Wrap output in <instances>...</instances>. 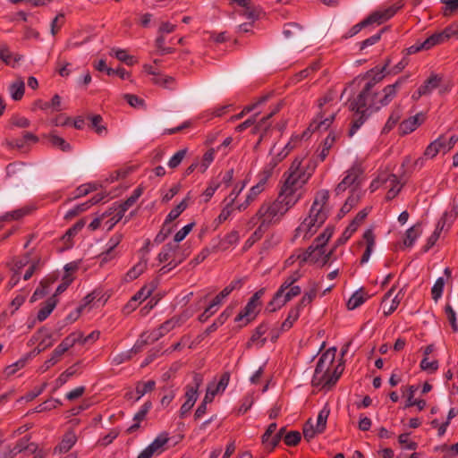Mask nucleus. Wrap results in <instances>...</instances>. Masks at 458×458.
Here are the masks:
<instances>
[{"label": "nucleus", "mask_w": 458, "mask_h": 458, "mask_svg": "<svg viewBox=\"0 0 458 458\" xmlns=\"http://www.w3.org/2000/svg\"><path fill=\"white\" fill-rule=\"evenodd\" d=\"M304 159L295 158L288 172L284 174L285 179L277 198L273 201H265L250 219V224L261 222L263 226L270 227L279 223L286 212L293 208L301 198L304 184L311 176L315 165H310V161L303 164Z\"/></svg>", "instance_id": "f257e3e1"}, {"label": "nucleus", "mask_w": 458, "mask_h": 458, "mask_svg": "<svg viewBox=\"0 0 458 458\" xmlns=\"http://www.w3.org/2000/svg\"><path fill=\"white\" fill-rule=\"evenodd\" d=\"M328 199L329 191L327 190H321L317 192L315 199L310 209L309 216L297 227L294 237H298L301 233H304L303 238L309 239L325 223L329 212L327 208Z\"/></svg>", "instance_id": "f03ea898"}, {"label": "nucleus", "mask_w": 458, "mask_h": 458, "mask_svg": "<svg viewBox=\"0 0 458 458\" xmlns=\"http://www.w3.org/2000/svg\"><path fill=\"white\" fill-rule=\"evenodd\" d=\"M406 77H400L394 84L387 85L383 89L382 97L378 93L369 90L363 98L361 91L350 102V110L364 109L370 113L377 111L381 106H387L396 96L398 89L405 82Z\"/></svg>", "instance_id": "7ed1b4c3"}, {"label": "nucleus", "mask_w": 458, "mask_h": 458, "mask_svg": "<svg viewBox=\"0 0 458 458\" xmlns=\"http://www.w3.org/2000/svg\"><path fill=\"white\" fill-rule=\"evenodd\" d=\"M401 8L400 5H391L387 8L377 10L370 13L366 19L352 26L348 31L347 37H353L358 34L363 28L372 24L380 25L393 17Z\"/></svg>", "instance_id": "20e7f679"}, {"label": "nucleus", "mask_w": 458, "mask_h": 458, "mask_svg": "<svg viewBox=\"0 0 458 458\" xmlns=\"http://www.w3.org/2000/svg\"><path fill=\"white\" fill-rule=\"evenodd\" d=\"M336 348L332 347L327 350L318 359L317 363L315 373L312 378V385L315 386H321L326 378L329 376L330 366L333 364L335 357Z\"/></svg>", "instance_id": "39448f33"}, {"label": "nucleus", "mask_w": 458, "mask_h": 458, "mask_svg": "<svg viewBox=\"0 0 458 458\" xmlns=\"http://www.w3.org/2000/svg\"><path fill=\"white\" fill-rule=\"evenodd\" d=\"M31 342H38V346L30 353V356H36L51 347L54 344L52 340V333H50L46 327L39 328L32 336Z\"/></svg>", "instance_id": "423d86ee"}, {"label": "nucleus", "mask_w": 458, "mask_h": 458, "mask_svg": "<svg viewBox=\"0 0 458 458\" xmlns=\"http://www.w3.org/2000/svg\"><path fill=\"white\" fill-rule=\"evenodd\" d=\"M288 292H284L283 297H279L278 300H276V294L274 295L271 301L267 304L266 308V311L269 313H273L278 309L284 306L288 301H290L293 298L298 296L301 293V289L298 285H293L288 288Z\"/></svg>", "instance_id": "0eeeda50"}, {"label": "nucleus", "mask_w": 458, "mask_h": 458, "mask_svg": "<svg viewBox=\"0 0 458 458\" xmlns=\"http://www.w3.org/2000/svg\"><path fill=\"white\" fill-rule=\"evenodd\" d=\"M267 173V174L266 176L261 178L260 181L256 185L251 187L250 193L247 195L246 200L236 207L238 210L242 211L246 209L247 207L256 199L258 195H259L265 190V185L267 183V178L270 176V172Z\"/></svg>", "instance_id": "6e6552de"}, {"label": "nucleus", "mask_w": 458, "mask_h": 458, "mask_svg": "<svg viewBox=\"0 0 458 458\" xmlns=\"http://www.w3.org/2000/svg\"><path fill=\"white\" fill-rule=\"evenodd\" d=\"M284 35L292 43H303L306 38L302 27L293 22L285 25Z\"/></svg>", "instance_id": "1a4fd4ad"}, {"label": "nucleus", "mask_w": 458, "mask_h": 458, "mask_svg": "<svg viewBox=\"0 0 458 458\" xmlns=\"http://www.w3.org/2000/svg\"><path fill=\"white\" fill-rule=\"evenodd\" d=\"M423 122V116L421 114H417L414 116L410 117L403 121L399 125V133L401 135H406L417 129Z\"/></svg>", "instance_id": "9d476101"}, {"label": "nucleus", "mask_w": 458, "mask_h": 458, "mask_svg": "<svg viewBox=\"0 0 458 458\" xmlns=\"http://www.w3.org/2000/svg\"><path fill=\"white\" fill-rule=\"evenodd\" d=\"M335 114L332 113L328 117H324V114L320 112L318 117L312 121L310 124L309 130L312 132L317 131H327L335 119Z\"/></svg>", "instance_id": "9b49d317"}, {"label": "nucleus", "mask_w": 458, "mask_h": 458, "mask_svg": "<svg viewBox=\"0 0 458 458\" xmlns=\"http://www.w3.org/2000/svg\"><path fill=\"white\" fill-rule=\"evenodd\" d=\"M442 80V76L438 74H431L419 88V96L429 95L435 89L439 87Z\"/></svg>", "instance_id": "f8f14e48"}, {"label": "nucleus", "mask_w": 458, "mask_h": 458, "mask_svg": "<svg viewBox=\"0 0 458 458\" xmlns=\"http://www.w3.org/2000/svg\"><path fill=\"white\" fill-rule=\"evenodd\" d=\"M203 382L201 374L195 373L193 376V382L191 385L186 386L185 397L187 401L196 403L198 398V390Z\"/></svg>", "instance_id": "ddd939ff"}, {"label": "nucleus", "mask_w": 458, "mask_h": 458, "mask_svg": "<svg viewBox=\"0 0 458 458\" xmlns=\"http://www.w3.org/2000/svg\"><path fill=\"white\" fill-rule=\"evenodd\" d=\"M353 117L352 121V126L349 130V136H352L357 130L365 123L368 117L372 114L364 109H359V111H353Z\"/></svg>", "instance_id": "4468645a"}, {"label": "nucleus", "mask_w": 458, "mask_h": 458, "mask_svg": "<svg viewBox=\"0 0 458 458\" xmlns=\"http://www.w3.org/2000/svg\"><path fill=\"white\" fill-rule=\"evenodd\" d=\"M353 117L352 121V126L349 130V136H352L357 130L365 123L368 117L372 114L364 109H359V111H353Z\"/></svg>", "instance_id": "2eb2a0df"}, {"label": "nucleus", "mask_w": 458, "mask_h": 458, "mask_svg": "<svg viewBox=\"0 0 458 458\" xmlns=\"http://www.w3.org/2000/svg\"><path fill=\"white\" fill-rule=\"evenodd\" d=\"M363 241L366 244V249L363 252V255L360 259V263H366L373 251L375 246V235L371 229H368L363 233Z\"/></svg>", "instance_id": "dca6fc26"}, {"label": "nucleus", "mask_w": 458, "mask_h": 458, "mask_svg": "<svg viewBox=\"0 0 458 458\" xmlns=\"http://www.w3.org/2000/svg\"><path fill=\"white\" fill-rule=\"evenodd\" d=\"M58 303V299L55 298V295H52L49 297L45 302L44 306L38 310L37 318L38 321L42 322L47 318V317L54 310L55 306Z\"/></svg>", "instance_id": "f3484780"}, {"label": "nucleus", "mask_w": 458, "mask_h": 458, "mask_svg": "<svg viewBox=\"0 0 458 458\" xmlns=\"http://www.w3.org/2000/svg\"><path fill=\"white\" fill-rule=\"evenodd\" d=\"M446 148V140L444 137H439L431 142L425 149L424 156L428 158L435 157L441 149Z\"/></svg>", "instance_id": "a211bd4d"}, {"label": "nucleus", "mask_w": 458, "mask_h": 458, "mask_svg": "<svg viewBox=\"0 0 458 458\" xmlns=\"http://www.w3.org/2000/svg\"><path fill=\"white\" fill-rule=\"evenodd\" d=\"M258 305L253 301H249L244 309L237 315L235 318V321H241L243 318H246V322L244 325H247L256 317V309Z\"/></svg>", "instance_id": "6ab92c4d"}, {"label": "nucleus", "mask_w": 458, "mask_h": 458, "mask_svg": "<svg viewBox=\"0 0 458 458\" xmlns=\"http://www.w3.org/2000/svg\"><path fill=\"white\" fill-rule=\"evenodd\" d=\"M372 73H374V76L364 86L363 89L361 90L360 98H363V96H365L369 90H371L374 88V86L379 81H381L385 77L384 72H380V68L378 67H375L367 72L368 75H370Z\"/></svg>", "instance_id": "aec40b11"}, {"label": "nucleus", "mask_w": 458, "mask_h": 458, "mask_svg": "<svg viewBox=\"0 0 458 458\" xmlns=\"http://www.w3.org/2000/svg\"><path fill=\"white\" fill-rule=\"evenodd\" d=\"M302 276L299 270L294 271L289 276L285 278L279 289L276 293V300L279 297H283L284 293L288 290L289 287L293 286L300 278Z\"/></svg>", "instance_id": "412c9836"}, {"label": "nucleus", "mask_w": 458, "mask_h": 458, "mask_svg": "<svg viewBox=\"0 0 458 458\" xmlns=\"http://www.w3.org/2000/svg\"><path fill=\"white\" fill-rule=\"evenodd\" d=\"M151 403L150 402H147L145 403L142 407L140 408V410L134 415L133 417V420L135 421L134 424H132L128 429H127V432L128 433H133L134 431H136L137 429L140 428V422L144 420L145 418H146V415L148 414V411L150 410L151 408Z\"/></svg>", "instance_id": "4be33fe9"}, {"label": "nucleus", "mask_w": 458, "mask_h": 458, "mask_svg": "<svg viewBox=\"0 0 458 458\" xmlns=\"http://www.w3.org/2000/svg\"><path fill=\"white\" fill-rule=\"evenodd\" d=\"M369 298L368 293L364 291L363 288L356 291L349 299L347 302L348 310H354L360 307L361 304L365 302V301Z\"/></svg>", "instance_id": "5701e85b"}, {"label": "nucleus", "mask_w": 458, "mask_h": 458, "mask_svg": "<svg viewBox=\"0 0 458 458\" xmlns=\"http://www.w3.org/2000/svg\"><path fill=\"white\" fill-rule=\"evenodd\" d=\"M309 285H310L309 292L305 293V294L302 296V298L301 299L299 303L296 305V306H300V310L302 307L310 304L317 295V291H318V288L319 285L318 283L310 280L309 282Z\"/></svg>", "instance_id": "b1692460"}, {"label": "nucleus", "mask_w": 458, "mask_h": 458, "mask_svg": "<svg viewBox=\"0 0 458 458\" xmlns=\"http://www.w3.org/2000/svg\"><path fill=\"white\" fill-rule=\"evenodd\" d=\"M394 291H395V285H393L392 288L385 294V296L383 298L384 314L386 316L392 314L397 309V307L400 303V300L398 299V294H396L394 296V298L392 300L391 304L388 307H386V302L390 297H392Z\"/></svg>", "instance_id": "393cba45"}, {"label": "nucleus", "mask_w": 458, "mask_h": 458, "mask_svg": "<svg viewBox=\"0 0 458 458\" xmlns=\"http://www.w3.org/2000/svg\"><path fill=\"white\" fill-rule=\"evenodd\" d=\"M363 171L362 169L358 166H352L350 168L347 172V174L343 179L344 182L348 183V186L356 185L358 186L360 183V176L362 174Z\"/></svg>", "instance_id": "a878e982"}, {"label": "nucleus", "mask_w": 458, "mask_h": 458, "mask_svg": "<svg viewBox=\"0 0 458 458\" xmlns=\"http://www.w3.org/2000/svg\"><path fill=\"white\" fill-rule=\"evenodd\" d=\"M11 97L13 100L19 101L22 98L25 91V83L19 78L14 81L9 87Z\"/></svg>", "instance_id": "bb28decb"}, {"label": "nucleus", "mask_w": 458, "mask_h": 458, "mask_svg": "<svg viewBox=\"0 0 458 458\" xmlns=\"http://www.w3.org/2000/svg\"><path fill=\"white\" fill-rule=\"evenodd\" d=\"M334 228L327 226L322 233H320L315 240L312 245L318 247V251L323 254V248L333 235Z\"/></svg>", "instance_id": "cd10ccee"}, {"label": "nucleus", "mask_w": 458, "mask_h": 458, "mask_svg": "<svg viewBox=\"0 0 458 458\" xmlns=\"http://www.w3.org/2000/svg\"><path fill=\"white\" fill-rule=\"evenodd\" d=\"M156 288L157 284L155 282H151L149 284L144 285L131 297V302L146 300L151 295Z\"/></svg>", "instance_id": "c85d7f7f"}, {"label": "nucleus", "mask_w": 458, "mask_h": 458, "mask_svg": "<svg viewBox=\"0 0 458 458\" xmlns=\"http://www.w3.org/2000/svg\"><path fill=\"white\" fill-rule=\"evenodd\" d=\"M445 224V218L442 217L438 221L437 227H436L435 231L433 232V233L428 237L426 245L423 247V250L425 252H427L429 249H431L436 244L437 241L438 240V238L440 236V233H441L443 228H444Z\"/></svg>", "instance_id": "c756f323"}, {"label": "nucleus", "mask_w": 458, "mask_h": 458, "mask_svg": "<svg viewBox=\"0 0 458 458\" xmlns=\"http://www.w3.org/2000/svg\"><path fill=\"white\" fill-rule=\"evenodd\" d=\"M21 59L19 55H13L5 44H0V60L7 65L12 64V61L18 63Z\"/></svg>", "instance_id": "7c9ffc66"}, {"label": "nucleus", "mask_w": 458, "mask_h": 458, "mask_svg": "<svg viewBox=\"0 0 458 458\" xmlns=\"http://www.w3.org/2000/svg\"><path fill=\"white\" fill-rule=\"evenodd\" d=\"M98 187H100V184L96 183V182H89V183L81 184L75 190L74 196L72 198L69 199V200H73V199H79L81 197L86 196L89 193L97 191L98 189Z\"/></svg>", "instance_id": "2f4dec72"}, {"label": "nucleus", "mask_w": 458, "mask_h": 458, "mask_svg": "<svg viewBox=\"0 0 458 458\" xmlns=\"http://www.w3.org/2000/svg\"><path fill=\"white\" fill-rule=\"evenodd\" d=\"M421 234L420 224H416L409 228L405 233L403 244L406 247H411L415 242L416 239Z\"/></svg>", "instance_id": "473e14b6"}, {"label": "nucleus", "mask_w": 458, "mask_h": 458, "mask_svg": "<svg viewBox=\"0 0 458 458\" xmlns=\"http://www.w3.org/2000/svg\"><path fill=\"white\" fill-rule=\"evenodd\" d=\"M77 437L72 431H69L64 434L61 443L58 445L56 448H58L60 453L68 452L76 443Z\"/></svg>", "instance_id": "72a5a7b5"}, {"label": "nucleus", "mask_w": 458, "mask_h": 458, "mask_svg": "<svg viewBox=\"0 0 458 458\" xmlns=\"http://www.w3.org/2000/svg\"><path fill=\"white\" fill-rule=\"evenodd\" d=\"M177 249L178 245L175 243L165 244L157 256L159 262H165L169 260L171 258L175 259V252Z\"/></svg>", "instance_id": "f704fd0d"}, {"label": "nucleus", "mask_w": 458, "mask_h": 458, "mask_svg": "<svg viewBox=\"0 0 458 458\" xmlns=\"http://www.w3.org/2000/svg\"><path fill=\"white\" fill-rule=\"evenodd\" d=\"M233 313V308L227 307L216 318V320L210 325L205 331L207 335L216 331L220 326H222Z\"/></svg>", "instance_id": "c9c22d12"}, {"label": "nucleus", "mask_w": 458, "mask_h": 458, "mask_svg": "<svg viewBox=\"0 0 458 458\" xmlns=\"http://www.w3.org/2000/svg\"><path fill=\"white\" fill-rule=\"evenodd\" d=\"M300 306H295L290 310L287 318L281 325V331H287L293 327L300 317Z\"/></svg>", "instance_id": "e433bc0d"}, {"label": "nucleus", "mask_w": 458, "mask_h": 458, "mask_svg": "<svg viewBox=\"0 0 458 458\" xmlns=\"http://www.w3.org/2000/svg\"><path fill=\"white\" fill-rule=\"evenodd\" d=\"M445 36L443 37V35L440 31L436 32V33L432 34L431 36H429L423 42H421V47H424L426 50H428L435 46L443 44V43L446 42L445 39Z\"/></svg>", "instance_id": "4c0bfd02"}, {"label": "nucleus", "mask_w": 458, "mask_h": 458, "mask_svg": "<svg viewBox=\"0 0 458 458\" xmlns=\"http://www.w3.org/2000/svg\"><path fill=\"white\" fill-rule=\"evenodd\" d=\"M189 197L182 199L174 209H172L165 218V223L170 224L175 220L188 207Z\"/></svg>", "instance_id": "58836bf2"}, {"label": "nucleus", "mask_w": 458, "mask_h": 458, "mask_svg": "<svg viewBox=\"0 0 458 458\" xmlns=\"http://www.w3.org/2000/svg\"><path fill=\"white\" fill-rule=\"evenodd\" d=\"M181 325V318L180 317H174L171 319L166 320L164 322L160 327L157 329V336H162L168 332H170L172 329H174L175 327Z\"/></svg>", "instance_id": "ea45409f"}, {"label": "nucleus", "mask_w": 458, "mask_h": 458, "mask_svg": "<svg viewBox=\"0 0 458 458\" xmlns=\"http://www.w3.org/2000/svg\"><path fill=\"white\" fill-rule=\"evenodd\" d=\"M341 366L342 365L339 364L332 372L329 371L328 377L326 378L325 382L323 383V388H327V390H329L332 388L333 386L335 385L344 369L343 368H341Z\"/></svg>", "instance_id": "a19ab883"}, {"label": "nucleus", "mask_w": 458, "mask_h": 458, "mask_svg": "<svg viewBox=\"0 0 458 458\" xmlns=\"http://www.w3.org/2000/svg\"><path fill=\"white\" fill-rule=\"evenodd\" d=\"M147 268V261L141 260L138 262L132 268H131L126 276L125 278L127 281L134 280L138 278Z\"/></svg>", "instance_id": "79ce46f5"}, {"label": "nucleus", "mask_w": 458, "mask_h": 458, "mask_svg": "<svg viewBox=\"0 0 458 458\" xmlns=\"http://www.w3.org/2000/svg\"><path fill=\"white\" fill-rule=\"evenodd\" d=\"M156 382L149 380L148 382H139L136 386L135 391L138 394L136 400H140L144 394L154 390Z\"/></svg>", "instance_id": "37998d69"}, {"label": "nucleus", "mask_w": 458, "mask_h": 458, "mask_svg": "<svg viewBox=\"0 0 458 458\" xmlns=\"http://www.w3.org/2000/svg\"><path fill=\"white\" fill-rule=\"evenodd\" d=\"M401 116H402L401 110L399 108L394 109L392 112V114H390L386 123L383 127L382 133H385V134L388 133L395 126V124L399 122V120L401 119Z\"/></svg>", "instance_id": "c03bdc74"}, {"label": "nucleus", "mask_w": 458, "mask_h": 458, "mask_svg": "<svg viewBox=\"0 0 458 458\" xmlns=\"http://www.w3.org/2000/svg\"><path fill=\"white\" fill-rule=\"evenodd\" d=\"M318 251V247H314V245H310L302 254L298 256V259L301 264H303L307 261H310L312 263H318V258L314 257V253Z\"/></svg>", "instance_id": "a18cd8bd"}, {"label": "nucleus", "mask_w": 458, "mask_h": 458, "mask_svg": "<svg viewBox=\"0 0 458 458\" xmlns=\"http://www.w3.org/2000/svg\"><path fill=\"white\" fill-rule=\"evenodd\" d=\"M330 413V409L325 406L318 413L317 420V431L323 433L327 427V420Z\"/></svg>", "instance_id": "49530a36"}, {"label": "nucleus", "mask_w": 458, "mask_h": 458, "mask_svg": "<svg viewBox=\"0 0 458 458\" xmlns=\"http://www.w3.org/2000/svg\"><path fill=\"white\" fill-rule=\"evenodd\" d=\"M225 206L223 208L221 213L216 219V222H217V225L222 224L225 221H226L234 209V203H233V199H231L230 200L225 201Z\"/></svg>", "instance_id": "de8ad7c7"}, {"label": "nucleus", "mask_w": 458, "mask_h": 458, "mask_svg": "<svg viewBox=\"0 0 458 458\" xmlns=\"http://www.w3.org/2000/svg\"><path fill=\"white\" fill-rule=\"evenodd\" d=\"M267 98H268V96H263L259 99L258 102L249 105V106H246L241 113L231 116L230 121L234 122L236 120L242 119L246 114L254 110L259 104L266 102L267 100Z\"/></svg>", "instance_id": "09e8293b"}, {"label": "nucleus", "mask_w": 458, "mask_h": 458, "mask_svg": "<svg viewBox=\"0 0 458 458\" xmlns=\"http://www.w3.org/2000/svg\"><path fill=\"white\" fill-rule=\"evenodd\" d=\"M303 436L304 438L310 442L311 439L315 437L317 434H319L318 431H317V427L314 426L312 419H309L305 424L303 425Z\"/></svg>", "instance_id": "8fccbe9b"}, {"label": "nucleus", "mask_w": 458, "mask_h": 458, "mask_svg": "<svg viewBox=\"0 0 458 458\" xmlns=\"http://www.w3.org/2000/svg\"><path fill=\"white\" fill-rule=\"evenodd\" d=\"M47 138L54 147H57L63 151H68L71 149L70 144L67 143L64 139L54 133L49 134Z\"/></svg>", "instance_id": "3c124183"}, {"label": "nucleus", "mask_w": 458, "mask_h": 458, "mask_svg": "<svg viewBox=\"0 0 458 458\" xmlns=\"http://www.w3.org/2000/svg\"><path fill=\"white\" fill-rule=\"evenodd\" d=\"M175 80L174 77L171 76H165L163 74H160L159 72H157V76H154L152 78V82L156 85L162 86L166 89H170L171 85L174 83Z\"/></svg>", "instance_id": "603ef678"}, {"label": "nucleus", "mask_w": 458, "mask_h": 458, "mask_svg": "<svg viewBox=\"0 0 458 458\" xmlns=\"http://www.w3.org/2000/svg\"><path fill=\"white\" fill-rule=\"evenodd\" d=\"M280 106L278 105L268 115L263 117L254 127L252 130L253 133H258L259 131H266L269 128V124L267 123L268 119L276 114L279 111Z\"/></svg>", "instance_id": "864d4df0"}, {"label": "nucleus", "mask_w": 458, "mask_h": 458, "mask_svg": "<svg viewBox=\"0 0 458 458\" xmlns=\"http://www.w3.org/2000/svg\"><path fill=\"white\" fill-rule=\"evenodd\" d=\"M90 120L89 127L93 129L98 135L103 134L106 128V126L102 125V116L100 114H94L89 117Z\"/></svg>", "instance_id": "5fc2aeb1"}, {"label": "nucleus", "mask_w": 458, "mask_h": 458, "mask_svg": "<svg viewBox=\"0 0 458 458\" xmlns=\"http://www.w3.org/2000/svg\"><path fill=\"white\" fill-rule=\"evenodd\" d=\"M76 335H69L66 336L62 343L56 347L57 353H64L67 352L71 347H72L75 344H77L78 338H75Z\"/></svg>", "instance_id": "6e6d98bb"}, {"label": "nucleus", "mask_w": 458, "mask_h": 458, "mask_svg": "<svg viewBox=\"0 0 458 458\" xmlns=\"http://www.w3.org/2000/svg\"><path fill=\"white\" fill-rule=\"evenodd\" d=\"M6 174L9 177H23L25 173L23 172V165L18 163H12L6 166Z\"/></svg>", "instance_id": "4d7b16f0"}, {"label": "nucleus", "mask_w": 458, "mask_h": 458, "mask_svg": "<svg viewBox=\"0 0 458 458\" xmlns=\"http://www.w3.org/2000/svg\"><path fill=\"white\" fill-rule=\"evenodd\" d=\"M169 437L167 434L163 433L160 434L150 445L149 446L153 449L155 453L160 454L163 451V446L168 442Z\"/></svg>", "instance_id": "13d9d810"}, {"label": "nucleus", "mask_w": 458, "mask_h": 458, "mask_svg": "<svg viewBox=\"0 0 458 458\" xmlns=\"http://www.w3.org/2000/svg\"><path fill=\"white\" fill-rule=\"evenodd\" d=\"M37 449V446L33 443H29V439L24 437L20 439L16 445L14 446L15 453H21L22 451L29 450L30 453H34Z\"/></svg>", "instance_id": "bf43d9fd"}, {"label": "nucleus", "mask_w": 458, "mask_h": 458, "mask_svg": "<svg viewBox=\"0 0 458 458\" xmlns=\"http://www.w3.org/2000/svg\"><path fill=\"white\" fill-rule=\"evenodd\" d=\"M335 140V137L329 133L328 136L325 139L323 142V148L318 155V157L321 161H324L329 153V149L333 146Z\"/></svg>", "instance_id": "052dcab7"}, {"label": "nucleus", "mask_w": 458, "mask_h": 458, "mask_svg": "<svg viewBox=\"0 0 458 458\" xmlns=\"http://www.w3.org/2000/svg\"><path fill=\"white\" fill-rule=\"evenodd\" d=\"M187 153V148H182L177 151L169 160L168 166L172 169H174L179 166L183 158L185 157Z\"/></svg>", "instance_id": "680f3d73"}, {"label": "nucleus", "mask_w": 458, "mask_h": 458, "mask_svg": "<svg viewBox=\"0 0 458 458\" xmlns=\"http://www.w3.org/2000/svg\"><path fill=\"white\" fill-rule=\"evenodd\" d=\"M444 286H445L444 279L442 277L437 278L431 289V294H432V298L434 301H437L441 297V295L443 293Z\"/></svg>", "instance_id": "e2e57ef3"}, {"label": "nucleus", "mask_w": 458, "mask_h": 458, "mask_svg": "<svg viewBox=\"0 0 458 458\" xmlns=\"http://www.w3.org/2000/svg\"><path fill=\"white\" fill-rule=\"evenodd\" d=\"M301 433L298 431H290L284 437L285 445L289 446H295L301 441Z\"/></svg>", "instance_id": "0e129e2a"}, {"label": "nucleus", "mask_w": 458, "mask_h": 458, "mask_svg": "<svg viewBox=\"0 0 458 458\" xmlns=\"http://www.w3.org/2000/svg\"><path fill=\"white\" fill-rule=\"evenodd\" d=\"M445 311L447 316V319L451 324L453 331L457 332L458 331V324H457V320H456L455 311L454 310V309L452 308V306L450 304L445 305Z\"/></svg>", "instance_id": "69168bd1"}, {"label": "nucleus", "mask_w": 458, "mask_h": 458, "mask_svg": "<svg viewBox=\"0 0 458 458\" xmlns=\"http://www.w3.org/2000/svg\"><path fill=\"white\" fill-rule=\"evenodd\" d=\"M173 228L169 226V224L164 223L161 230L156 235L154 242L157 244L162 243L168 237V235L172 233Z\"/></svg>", "instance_id": "338daca9"}, {"label": "nucleus", "mask_w": 458, "mask_h": 458, "mask_svg": "<svg viewBox=\"0 0 458 458\" xmlns=\"http://www.w3.org/2000/svg\"><path fill=\"white\" fill-rule=\"evenodd\" d=\"M442 2L445 4L442 12L444 16H450L458 10V0H442Z\"/></svg>", "instance_id": "774afa93"}]
</instances>
